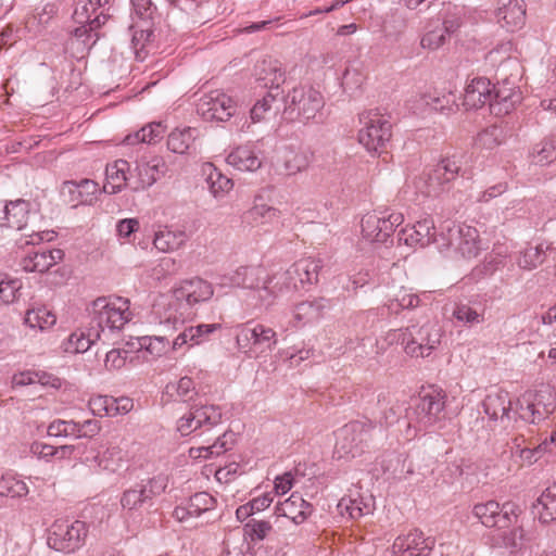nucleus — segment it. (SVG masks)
<instances>
[{"label": "nucleus", "instance_id": "f257e3e1", "mask_svg": "<svg viewBox=\"0 0 556 556\" xmlns=\"http://www.w3.org/2000/svg\"><path fill=\"white\" fill-rule=\"evenodd\" d=\"M442 337V329L437 324L426 323L421 326L413 325L391 330L387 339L391 343H400L406 355L412 358H426L439 348Z\"/></svg>", "mask_w": 556, "mask_h": 556}, {"label": "nucleus", "instance_id": "f03ea898", "mask_svg": "<svg viewBox=\"0 0 556 556\" xmlns=\"http://www.w3.org/2000/svg\"><path fill=\"white\" fill-rule=\"evenodd\" d=\"M91 315L101 334L118 333L134 318L130 301L117 295L97 298L91 303Z\"/></svg>", "mask_w": 556, "mask_h": 556}, {"label": "nucleus", "instance_id": "7ed1b4c3", "mask_svg": "<svg viewBox=\"0 0 556 556\" xmlns=\"http://www.w3.org/2000/svg\"><path fill=\"white\" fill-rule=\"evenodd\" d=\"M556 407V395L549 388L539 391H526L513 405L511 416L514 427L518 430L522 425L538 424L544 420Z\"/></svg>", "mask_w": 556, "mask_h": 556}, {"label": "nucleus", "instance_id": "20e7f679", "mask_svg": "<svg viewBox=\"0 0 556 556\" xmlns=\"http://www.w3.org/2000/svg\"><path fill=\"white\" fill-rule=\"evenodd\" d=\"M446 405V393L439 388H430L419 399L418 403L410 407V416L415 417L414 426L406 425V434L416 437L442 420Z\"/></svg>", "mask_w": 556, "mask_h": 556}, {"label": "nucleus", "instance_id": "39448f33", "mask_svg": "<svg viewBox=\"0 0 556 556\" xmlns=\"http://www.w3.org/2000/svg\"><path fill=\"white\" fill-rule=\"evenodd\" d=\"M375 426L371 421L354 420L341 427L336 433L333 455L339 459L362 456L369 447Z\"/></svg>", "mask_w": 556, "mask_h": 556}, {"label": "nucleus", "instance_id": "423d86ee", "mask_svg": "<svg viewBox=\"0 0 556 556\" xmlns=\"http://www.w3.org/2000/svg\"><path fill=\"white\" fill-rule=\"evenodd\" d=\"M321 93L311 86L294 87L283 97V117L288 121L308 122L324 108Z\"/></svg>", "mask_w": 556, "mask_h": 556}, {"label": "nucleus", "instance_id": "0eeeda50", "mask_svg": "<svg viewBox=\"0 0 556 556\" xmlns=\"http://www.w3.org/2000/svg\"><path fill=\"white\" fill-rule=\"evenodd\" d=\"M359 124L358 142L368 152L381 153L392 137L389 117L377 110H369L359 115Z\"/></svg>", "mask_w": 556, "mask_h": 556}, {"label": "nucleus", "instance_id": "6e6552de", "mask_svg": "<svg viewBox=\"0 0 556 556\" xmlns=\"http://www.w3.org/2000/svg\"><path fill=\"white\" fill-rule=\"evenodd\" d=\"M321 268V260L304 257L293 263L287 270L275 274V288L279 291V296L288 291L316 283Z\"/></svg>", "mask_w": 556, "mask_h": 556}, {"label": "nucleus", "instance_id": "1a4fd4ad", "mask_svg": "<svg viewBox=\"0 0 556 556\" xmlns=\"http://www.w3.org/2000/svg\"><path fill=\"white\" fill-rule=\"evenodd\" d=\"M231 282L256 291L257 299L264 305H271L279 296L275 288V275L270 276L261 265L241 266L231 277Z\"/></svg>", "mask_w": 556, "mask_h": 556}, {"label": "nucleus", "instance_id": "9d476101", "mask_svg": "<svg viewBox=\"0 0 556 556\" xmlns=\"http://www.w3.org/2000/svg\"><path fill=\"white\" fill-rule=\"evenodd\" d=\"M88 535V526L81 520L56 519L48 529L49 547L64 553L79 549Z\"/></svg>", "mask_w": 556, "mask_h": 556}, {"label": "nucleus", "instance_id": "9b49d317", "mask_svg": "<svg viewBox=\"0 0 556 556\" xmlns=\"http://www.w3.org/2000/svg\"><path fill=\"white\" fill-rule=\"evenodd\" d=\"M236 342L240 351L258 357L273 351L277 344V333L263 324L247 323L238 327Z\"/></svg>", "mask_w": 556, "mask_h": 556}, {"label": "nucleus", "instance_id": "f8f14e48", "mask_svg": "<svg viewBox=\"0 0 556 556\" xmlns=\"http://www.w3.org/2000/svg\"><path fill=\"white\" fill-rule=\"evenodd\" d=\"M73 16L81 26L75 29L71 45L77 48L83 46L81 52H84L98 40V34L94 30L100 26V14H97L93 0H78Z\"/></svg>", "mask_w": 556, "mask_h": 556}, {"label": "nucleus", "instance_id": "ddd939ff", "mask_svg": "<svg viewBox=\"0 0 556 556\" xmlns=\"http://www.w3.org/2000/svg\"><path fill=\"white\" fill-rule=\"evenodd\" d=\"M222 421V410L213 404L194 405L177 420V430L181 435L195 431L200 434L212 431Z\"/></svg>", "mask_w": 556, "mask_h": 556}, {"label": "nucleus", "instance_id": "4468645a", "mask_svg": "<svg viewBox=\"0 0 556 556\" xmlns=\"http://www.w3.org/2000/svg\"><path fill=\"white\" fill-rule=\"evenodd\" d=\"M446 248H453L454 251L464 260L477 257L481 250V240L477 228L469 225H458L457 227L447 226Z\"/></svg>", "mask_w": 556, "mask_h": 556}, {"label": "nucleus", "instance_id": "2eb2a0df", "mask_svg": "<svg viewBox=\"0 0 556 556\" xmlns=\"http://www.w3.org/2000/svg\"><path fill=\"white\" fill-rule=\"evenodd\" d=\"M197 112L206 121L225 122L236 112V103L222 90L203 94L197 103Z\"/></svg>", "mask_w": 556, "mask_h": 556}, {"label": "nucleus", "instance_id": "dca6fc26", "mask_svg": "<svg viewBox=\"0 0 556 556\" xmlns=\"http://www.w3.org/2000/svg\"><path fill=\"white\" fill-rule=\"evenodd\" d=\"M401 213H391L388 216L367 213L362 218L363 238L370 242H384L393 232L394 227L403 223Z\"/></svg>", "mask_w": 556, "mask_h": 556}, {"label": "nucleus", "instance_id": "f3484780", "mask_svg": "<svg viewBox=\"0 0 556 556\" xmlns=\"http://www.w3.org/2000/svg\"><path fill=\"white\" fill-rule=\"evenodd\" d=\"M508 507V504L501 506L496 501L490 500L473 505L472 515L488 528L505 529L517 518L514 509Z\"/></svg>", "mask_w": 556, "mask_h": 556}, {"label": "nucleus", "instance_id": "a211bd4d", "mask_svg": "<svg viewBox=\"0 0 556 556\" xmlns=\"http://www.w3.org/2000/svg\"><path fill=\"white\" fill-rule=\"evenodd\" d=\"M214 295L213 285L200 277L182 280L173 289V298L180 306L192 307Z\"/></svg>", "mask_w": 556, "mask_h": 556}, {"label": "nucleus", "instance_id": "6ab92c4d", "mask_svg": "<svg viewBox=\"0 0 556 556\" xmlns=\"http://www.w3.org/2000/svg\"><path fill=\"white\" fill-rule=\"evenodd\" d=\"M482 405L489 418L498 421L503 429L509 430L510 427H514L511 416L513 402L508 392L502 389L491 390L483 400Z\"/></svg>", "mask_w": 556, "mask_h": 556}, {"label": "nucleus", "instance_id": "aec40b11", "mask_svg": "<svg viewBox=\"0 0 556 556\" xmlns=\"http://www.w3.org/2000/svg\"><path fill=\"white\" fill-rule=\"evenodd\" d=\"M493 14L502 28L515 31L526 23V3L523 0H496Z\"/></svg>", "mask_w": 556, "mask_h": 556}, {"label": "nucleus", "instance_id": "412c9836", "mask_svg": "<svg viewBox=\"0 0 556 556\" xmlns=\"http://www.w3.org/2000/svg\"><path fill=\"white\" fill-rule=\"evenodd\" d=\"M434 545L431 538H426L421 531L413 530L397 536L392 545V556H428Z\"/></svg>", "mask_w": 556, "mask_h": 556}, {"label": "nucleus", "instance_id": "4be33fe9", "mask_svg": "<svg viewBox=\"0 0 556 556\" xmlns=\"http://www.w3.org/2000/svg\"><path fill=\"white\" fill-rule=\"evenodd\" d=\"M434 222L427 216L399 232V242L410 248H425L434 241Z\"/></svg>", "mask_w": 556, "mask_h": 556}, {"label": "nucleus", "instance_id": "5701e85b", "mask_svg": "<svg viewBox=\"0 0 556 556\" xmlns=\"http://www.w3.org/2000/svg\"><path fill=\"white\" fill-rule=\"evenodd\" d=\"M166 170V162L160 156H154L149 162H138L134 173L135 178L131 179V190L139 191L151 187L165 175Z\"/></svg>", "mask_w": 556, "mask_h": 556}, {"label": "nucleus", "instance_id": "b1692460", "mask_svg": "<svg viewBox=\"0 0 556 556\" xmlns=\"http://www.w3.org/2000/svg\"><path fill=\"white\" fill-rule=\"evenodd\" d=\"M521 100V93L511 81L505 79L493 86L491 112L496 116H503L514 110Z\"/></svg>", "mask_w": 556, "mask_h": 556}, {"label": "nucleus", "instance_id": "393cba45", "mask_svg": "<svg viewBox=\"0 0 556 556\" xmlns=\"http://www.w3.org/2000/svg\"><path fill=\"white\" fill-rule=\"evenodd\" d=\"M555 442V435L545 438L540 444L534 447H521L519 439L513 440L511 456L514 458V466L508 468L509 471L517 470L523 466H530L538 462Z\"/></svg>", "mask_w": 556, "mask_h": 556}, {"label": "nucleus", "instance_id": "a878e982", "mask_svg": "<svg viewBox=\"0 0 556 556\" xmlns=\"http://www.w3.org/2000/svg\"><path fill=\"white\" fill-rule=\"evenodd\" d=\"M105 175L106 184L103 186L104 192L115 194L125 188L131 190V179L135 178V175L130 170V164L126 160H116L108 164Z\"/></svg>", "mask_w": 556, "mask_h": 556}, {"label": "nucleus", "instance_id": "bb28decb", "mask_svg": "<svg viewBox=\"0 0 556 556\" xmlns=\"http://www.w3.org/2000/svg\"><path fill=\"white\" fill-rule=\"evenodd\" d=\"M493 85L485 77H476L467 84L463 104L467 109H479L485 103L491 106Z\"/></svg>", "mask_w": 556, "mask_h": 556}, {"label": "nucleus", "instance_id": "cd10ccee", "mask_svg": "<svg viewBox=\"0 0 556 556\" xmlns=\"http://www.w3.org/2000/svg\"><path fill=\"white\" fill-rule=\"evenodd\" d=\"M275 513L291 519L295 525H301L312 515L313 506L300 494L292 493L289 498L275 507Z\"/></svg>", "mask_w": 556, "mask_h": 556}, {"label": "nucleus", "instance_id": "c85d7f7f", "mask_svg": "<svg viewBox=\"0 0 556 556\" xmlns=\"http://www.w3.org/2000/svg\"><path fill=\"white\" fill-rule=\"evenodd\" d=\"M198 395L193 380L188 377H181L176 381H170L165 386L162 393V403H187L193 401Z\"/></svg>", "mask_w": 556, "mask_h": 556}, {"label": "nucleus", "instance_id": "c756f323", "mask_svg": "<svg viewBox=\"0 0 556 556\" xmlns=\"http://www.w3.org/2000/svg\"><path fill=\"white\" fill-rule=\"evenodd\" d=\"M255 76L269 91L279 92V85L285 80L281 63L276 59H264L255 66Z\"/></svg>", "mask_w": 556, "mask_h": 556}, {"label": "nucleus", "instance_id": "7c9ffc66", "mask_svg": "<svg viewBox=\"0 0 556 556\" xmlns=\"http://www.w3.org/2000/svg\"><path fill=\"white\" fill-rule=\"evenodd\" d=\"M29 202L23 199L8 202L0 212V225L22 230L28 220Z\"/></svg>", "mask_w": 556, "mask_h": 556}, {"label": "nucleus", "instance_id": "2f4dec72", "mask_svg": "<svg viewBox=\"0 0 556 556\" xmlns=\"http://www.w3.org/2000/svg\"><path fill=\"white\" fill-rule=\"evenodd\" d=\"M63 257L60 249L35 251L25 256L21 265L28 273H45L54 266Z\"/></svg>", "mask_w": 556, "mask_h": 556}, {"label": "nucleus", "instance_id": "473e14b6", "mask_svg": "<svg viewBox=\"0 0 556 556\" xmlns=\"http://www.w3.org/2000/svg\"><path fill=\"white\" fill-rule=\"evenodd\" d=\"M187 235L182 230H175L167 226L160 227L153 236L154 248L162 253H170L185 245Z\"/></svg>", "mask_w": 556, "mask_h": 556}, {"label": "nucleus", "instance_id": "72a5a7b5", "mask_svg": "<svg viewBox=\"0 0 556 556\" xmlns=\"http://www.w3.org/2000/svg\"><path fill=\"white\" fill-rule=\"evenodd\" d=\"M226 161L229 165L241 172H254L262 165L258 154L250 146L236 148L228 154Z\"/></svg>", "mask_w": 556, "mask_h": 556}, {"label": "nucleus", "instance_id": "f704fd0d", "mask_svg": "<svg viewBox=\"0 0 556 556\" xmlns=\"http://www.w3.org/2000/svg\"><path fill=\"white\" fill-rule=\"evenodd\" d=\"M24 323L31 329L45 331L56 324V315L47 306L34 303L26 309Z\"/></svg>", "mask_w": 556, "mask_h": 556}, {"label": "nucleus", "instance_id": "c9c22d12", "mask_svg": "<svg viewBox=\"0 0 556 556\" xmlns=\"http://www.w3.org/2000/svg\"><path fill=\"white\" fill-rule=\"evenodd\" d=\"M101 332L96 326L75 330L65 343V351L70 353H84L101 339Z\"/></svg>", "mask_w": 556, "mask_h": 556}, {"label": "nucleus", "instance_id": "e433bc0d", "mask_svg": "<svg viewBox=\"0 0 556 556\" xmlns=\"http://www.w3.org/2000/svg\"><path fill=\"white\" fill-rule=\"evenodd\" d=\"M91 462L99 471L115 473L124 466L125 455L119 446H108L94 455Z\"/></svg>", "mask_w": 556, "mask_h": 556}, {"label": "nucleus", "instance_id": "4c0bfd02", "mask_svg": "<svg viewBox=\"0 0 556 556\" xmlns=\"http://www.w3.org/2000/svg\"><path fill=\"white\" fill-rule=\"evenodd\" d=\"M327 305V300L324 298L303 301L294 308V319L299 326L314 323L323 316Z\"/></svg>", "mask_w": 556, "mask_h": 556}, {"label": "nucleus", "instance_id": "58836bf2", "mask_svg": "<svg viewBox=\"0 0 556 556\" xmlns=\"http://www.w3.org/2000/svg\"><path fill=\"white\" fill-rule=\"evenodd\" d=\"M533 510L543 523L556 519V484L546 488L533 504Z\"/></svg>", "mask_w": 556, "mask_h": 556}, {"label": "nucleus", "instance_id": "ea45409f", "mask_svg": "<svg viewBox=\"0 0 556 556\" xmlns=\"http://www.w3.org/2000/svg\"><path fill=\"white\" fill-rule=\"evenodd\" d=\"M448 182L451 181L443 176L441 168L435 164L419 178L417 188L428 197L437 195L444 190L445 185Z\"/></svg>", "mask_w": 556, "mask_h": 556}, {"label": "nucleus", "instance_id": "a19ab883", "mask_svg": "<svg viewBox=\"0 0 556 556\" xmlns=\"http://www.w3.org/2000/svg\"><path fill=\"white\" fill-rule=\"evenodd\" d=\"M202 170L206 176L208 189L215 198L224 197L232 189V180L223 175L213 164H204Z\"/></svg>", "mask_w": 556, "mask_h": 556}, {"label": "nucleus", "instance_id": "79ce46f5", "mask_svg": "<svg viewBox=\"0 0 556 556\" xmlns=\"http://www.w3.org/2000/svg\"><path fill=\"white\" fill-rule=\"evenodd\" d=\"M195 137V128H176L168 135L167 147L174 153L184 154L191 149V147L194 143Z\"/></svg>", "mask_w": 556, "mask_h": 556}, {"label": "nucleus", "instance_id": "37998d69", "mask_svg": "<svg viewBox=\"0 0 556 556\" xmlns=\"http://www.w3.org/2000/svg\"><path fill=\"white\" fill-rule=\"evenodd\" d=\"M280 211L256 198L254 205L249 211V217L256 225H268L279 220Z\"/></svg>", "mask_w": 556, "mask_h": 556}, {"label": "nucleus", "instance_id": "c03bdc74", "mask_svg": "<svg viewBox=\"0 0 556 556\" xmlns=\"http://www.w3.org/2000/svg\"><path fill=\"white\" fill-rule=\"evenodd\" d=\"M283 97L280 92L268 91L262 100H258L251 109L250 115L253 123L261 122L265 118V114L271 110L279 111Z\"/></svg>", "mask_w": 556, "mask_h": 556}, {"label": "nucleus", "instance_id": "a18cd8bd", "mask_svg": "<svg viewBox=\"0 0 556 556\" xmlns=\"http://www.w3.org/2000/svg\"><path fill=\"white\" fill-rule=\"evenodd\" d=\"M387 305L391 313L399 314L402 309L417 307L419 298L412 290L402 287L390 296Z\"/></svg>", "mask_w": 556, "mask_h": 556}, {"label": "nucleus", "instance_id": "49530a36", "mask_svg": "<svg viewBox=\"0 0 556 556\" xmlns=\"http://www.w3.org/2000/svg\"><path fill=\"white\" fill-rule=\"evenodd\" d=\"M35 383L50 386L55 389L61 387V380L59 378L47 375L46 372L23 371L13 376V384L16 387Z\"/></svg>", "mask_w": 556, "mask_h": 556}, {"label": "nucleus", "instance_id": "de8ad7c7", "mask_svg": "<svg viewBox=\"0 0 556 556\" xmlns=\"http://www.w3.org/2000/svg\"><path fill=\"white\" fill-rule=\"evenodd\" d=\"M228 434L224 432L218 435L213 444L206 446H192L189 448V456L192 459H210L213 456H218L228 450L227 446Z\"/></svg>", "mask_w": 556, "mask_h": 556}, {"label": "nucleus", "instance_id": "09e8293b", "mask_svg": "<svg viewBox=\"0 0 556 556\" xmlns=\"http://www.w3.org/2000/svg\"><path fill=\"white\" fill-rule=\"evenodd\" d=\"M165 132V126L161 123H151L135 134L128 135L125 138L127 144H136L140 142L153 143L163 137Z\"/></svg>", "mask_w": 556, "mask_h": 556}, {"label": "nucleus", "instance_id": "8fccbe9b", "mask_svg": "<svg viewBox=\"0 0 556 556\" xmlns=\"http://www.w3.org/2000/svg\"><path fill=\"white\" fill-rule=\"evenodd\" d=\"M544 262V249L542 245L527 247L516 260L519 268L533 270Z\"/></svg>", "mask_w": 556, "mask_h": 556}, {"label": "nucleus", "instance_id": "3c124183", "mask_svg": "<svg viewBox=\"0 0 556 556\" xmlns=\"http://www.w3.org/2000/svg\"><path fill=\"white\" fill-rule=\"evenodd\" d=\"M28 494V486L27 484L10 475H4L0 478V495L7 496V497H23Z\"/></svg>", "mask_w": 556, "mask_h": 556}, {"label": "nucleus", "instance_id": "603ef678", "mask_svg": "<svg viewBox=\"0 0 556 556\" xmlns=\"http://www.w3.org/2000/svg\"><path fill=\"white\" fill-rule=\"evenodd\" d=\"M466 18V11L462 7L448 5L443 16L442 28L447 35L455 34L464 24Z\"/></svg>", "mask_w": 556, "mask_h": 556}, {"label": "nucleus", "instance_id": "864d4df0", "mask_svg": "<svg viewBox=\"0 0 556 556\" xmlns=\"http://www.w3.org/2000/svg\"><path fill=\"white\" fill-rule=\"evenodd\" d=\"M215 507L216 500L207 492L195 493L188 501V509L193 513L194 517H200L204 513L214 510Z\"/></svg>", "mask_w": 556, "mask_h": 556}, {"label": "nucleus", "instance_id": "5fc2aeb1", "mask_svg": "<svg viewBox=\"0 0 556 556\" xmlns=\"http://www.w3.org/2000/svg\"><path fill=\"white\" fill-rule=\"evenodd\" d=\"M453 316L466 326L482 324L485 320L484 309L478 311L468 304L456 305Z\"/></svg>", "mask_w": 556, "mask_h": 556}, {"label": "nucleus", "instance_id": "6e6d98bb", "mask_svg": "<svg viewBox=\"0 0 556 556\" xmlns=\"http://www.w3.org/2000/svg\"><path fill=\"white\" fill-rule=\"evenodd\" d=\"M47 434L52 438L72 437L77 439L79 429L74 420L54 419L49 424Z\"/></svg>", "mask_w": 556, "mask_h": 556}, {"label": "nucleus", "instance_id": "4d7b16f0", "mask_svg": "<svg viewBox=\"0 0 556 556\" xmlns=\"http://www.w3.org/2000/svg\"><path fill=\"white\" fill-rule=\"evenodd\" d=\"M285 169L289 175H295L309 166V157L303 151L290 150L285 155Z\"/></svg>", "mask_w": 556, "mask_h": 556}, {"label": "nucleus", "instance_id": "13d9d810", "mask_svg": "<svg viewBox=\"0 0 556 556\" xmlns=\"http://www.w3.org/2000/svg\"><path fill=\"white\" fill-rule=\"evenodd\" d=\"M421 105L433 111H443L454 103L452 94L438 91L427 92L420 96Z\"/></svg>", "mask_w": 556, "mask_h": 556}, {"label": "nucleus", "instance_id": "bf43d9fd", "mask_svg": "<svg viewBox=\"0 0 556 556\" xmlns=\"http://www.w3.org/2000/svg\"><path fill=\"white\" fill-rule=\"evenodd\" d=\"M77 189L79 203L92 205L97 200V194L101 192L96 181L83 179L79 182H68Z\"/></svg>", "mask_w": 556, "mask_h": 556}, {"label": "nucleus", "instance_id": "052dcab7", "mask_svg": "<svg viewBox=\"0 0 556 556\" xmlns=\"http://www.w3.org/2000/svg\"><path fill=\"white\" fill-rule=\"evenodd\" d=\"M532 162L544 166L556 160V146L553 141H541L531 153Z\"/></svg>", "mask_w": 556, "mask_h": 556}, {"label": "nucleus", "instance_id": "680f3d73", "mask_svg": "<svg viewBox=\"0 0 556 556\" xmlns=\"http://www.w3.org/2000/svg\"><path fill=\"white\" fill-rule=\"evenodd\" d=\"M139 345L152 357H160L169 349V342L164 337H143L140 339Z\"/></svg>", "mask_w": 556, "mask_h": 556}, {"label": "nucleus", "instance_id": "e2e57ef3", "mask_svg": "<svg viewBox=\"0 0 556 556\" xmlns=\"http://www.w3.org/2000/svg\"><path fill=\"white\" fill-rule=\"evenodd\" d=\"M23 283L16 278H5L0 281V302L3 304H11L20 296V291Z\"/></svg>", "mask_w": 556, "mask_h": 556}, {"label": "nucleus", "instance_id": "0e129e2a", "mask_svg": "<svg viewBox=\"0 0 556 556\" xmlns=\"http://www.w3.org/2000/svg\"><path fill=\"white\" fill-rule=\"evenodd\" d=\"M446 31L438 26L433 29L427 30L420 39V46L422 49L429 50V51H435L446 42Z\"/></svg>", "mask_w": 556, "mask_h": 556}, {"label": "nucleus", "instance_id": "69168bd1", "mask_svg": "<svg viewBox=\"0 0 556 556\" xmlns=\"http://www.w3.org/2000/svg\"><path fill=\"white\" fill-rule=\"evenodd\" d=\"M134 14L143 22H152L157 16V8L152 0H131Z\"/></svg>", "mask_w": 556, "mask_h": 556}, {"label": "nucleus", "instance_id": "338daca9", "mask_svg": "<svg viewBox=\"0 0 556 556\" xmlns=\"http://www.w3.org/2000/svg\"><path fill=\"white\" fill-rule=\"evenodd\" d=\"M245 533L252 541H262L271 531V525L265 520H251L244 526Z\"/></svg>", "mask_w": 556, "mask_h": 556}, {"label": "nucleus", "instance_id": "774afa93", "mask_svg": "<svg viewBox=\"0 0 556 556\" xmlns=\"http://www.w3.org/2000/svg\"><path fill=\"white\" fill-rule=\"evenodd\" d=\"M502 130L496 126H491L481 131L477 137V144L485 149H493L502 142Z\"/></svg>", "mask_w": 556, "mask_h": 556}]
</instances>
